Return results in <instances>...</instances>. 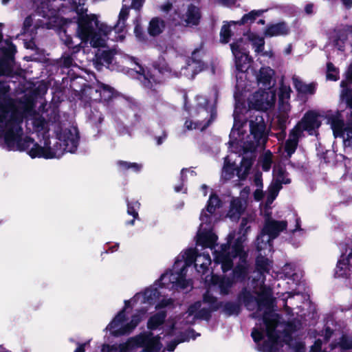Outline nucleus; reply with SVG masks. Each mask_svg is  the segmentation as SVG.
Masks as SVG:
<instances>
[{
	"label": "nucleus",
	"instance_id": "nucleus-31",
	"mask_svg": "<svg viewBox=\"0 0 352 352\" xmlns=\"http://www.w3.org/2000/svg\"><path fill=\"white\" fill-rule=\"evenodd\" d=\"M223 312L227 315L228 316H231L232 315L238 316L241 311V305L237 302H234L231 301L223 302V306L221 307Z\"/></svg>",
	"mask_w": 352,
	"mask_h": 352
},
{
	"label": "nucleus",
	"instance_id": "nucleus-36",
	"mask_svg": "<svg viewBox=\"0 0 352 352\" xmlns=\"http://www.w3.org/2000/svg\"><path fill=\"white\" fill-rule=\"evenodd\" d=\"M185 255L186 265H190L194 263L195 268L197 269L199 262L197 257L201 256L197 250L195 248H189L186 251Z\"/></svg>",
	"mask_w": 352,
	"mask_h": 352
},
{
	"label": "nucleus",
	"instance_id": "nucleus-11",
	"mask_svg": "<svg viewBox=\"0 0 352 352\" xmlns=\"http://www.w3.org/2000/svg\"><path fill=\"white\" fill-rule=\"evenodd\" d=\"M140 295L141 294L140 293H138L131 300H125L124 302V307L118 311L113 319L107 325L106 329H113L120 327V324L126 320V310L131 307V302L133 304L138 302Z\"/></svg>",
	"mask_w": 352,
	"mask_h": 352
},
{
	"label": "nucleus",
	"instance_id": "nucleus-18",
	"mask_svg": "<svg viewBox=\"0 0 352 352\" xmlns=\"http://www.w3.org/2000/svg\"><path fill=\"white\" fill-rule=\"evenodd\" d=\"M349 28L350 27H348V28H340L334 30L336 35L333 38V44L340 51H344V43L349 37Z\"/></svg>",
	"mask_w": 352,
	"mask_h": 352
},
{
	"label": "nucleus",
	"instance_id": "nucleus-15",
	"mask_svg": "<svg viewBox=\"0 0 352 352\" xmlns=\"http://www.w3.org/2000/svg\"><path fill=\"white\" fill-rule=\"evenodd\" d=\"M243 35L247 36L256 54H260L264 50L265 40L263 37L258 36L254 32H252L250 30L245 32Z\"/></svg>",
	"mask_w": 352,
	"mask_h": 352
},
{
	"label": "nucleus",
	"instance_id": "nucleus-34",
	"mask_svg": "<svg viewBox=\"0 0 352 352\" xmlns=\"http://www.w3.org/2000/svg\"><path fill=\"white\" fill-rule=\"evenodd\" d=\"M118 166L120 169L123 171H127L129 170H131L134 173H140L142 168V165L141 164H138L135 162H129L123 160H119L117 162Z\"/></svg>",
	"mask_w": 352,
	"mask_h": 352
},
{
	"label": "nucleus",
	"instance_id": "nucleus-27",
	"mask_svg": "<svg viewBox=\"0 0 352 352\" xmlns=\"http://www.w3.org/2000/svg\"><path fill=\"white\" fill-rule=\"evenodd\" d=\"M293 83L295 89L298 93L304 94H314L316 91V85L314 83L307 85L297 78H293Z\"/></svg>",
	"mask_w": 352,
	"mask_h": 352
},
{
	"label": "nucleus",
	"instance_id": "nucleus-38",
	"mask_svg": "<svg viewBox=\"0 0 352 352\" xmlns=\"http://www.w3.org/2000/svg\"><path fill=\"white\" fill-rule=\"evenodd\" d=\"M203 300L204 302L209 304L210 309L212 311H217L223 306V302H219L215 296L208 293L204 294Z\"/></svg>",
	"mask_w": 352,
	"mask_h": 352
},
{
	"label": "nucleus",
	"instance_id": "nucleus-29",
	"mask_svg": "<svg viewBox=\"0 0 352 352\" xmlns=\"http://www.w3.org/2000/svg\"><path fill=\"white\" fill-rule=\"evenodd\" d=\"M143 297L142 303H148L149 305H153L157 298L160 296V292L156 287H148L146 288L144 292L142 294Z\"/></svg>",
	"mask_w": 352,
	"mask_h": 352
},
{
	"label": "nucleus",
	"instance_id": "nucleus-43",
	"mask_svg": "<svg viewBox=\"0 0 352 352\" xmlns=\"http://www.w3.org/2000/svg\"><path fill=\"white\" fill-rule=\"evenodd\" d=\"M238 299L242 300L245 307H248L251 303L254 302L256 300L255 297L244 288L238 295Z\"/></svg>",
	"mask_w": 352,
	"mask_h": 352
},
{
	"label": "nucleus",
	"instance_id": "nucleus-6",
	"mask_svg": "<svg viewBox=\"0 0 352 352\" xmlns=\"http://www.w3.org/2000/svg\"><path fill=\"white\" fill-rule=\"evenodd\" d=\"M135 64L138 66L139 70L137 73L143 76L142 80V84L144 89L147 90V94L155 102L159 103L162 102V94H160V80L155 78L150 71H146L144 67L135 62Z\"/></svg>",
	"mask_w": 352,
	"mask_h": 352
},
{
	"label": "nucleus",
	"instance_id": "nucleus-35",
	"mask_svg": "<svg viewBox=\"0 0 352 352\" xmlns=\"http://www.w3.org/2000/svg\"><path fill=\"white\" fill-rule=\"evenodd\" d=\"M221 201L217 195L212 193L206 206V210L210 214H213L217 208L221 207Z\"/></svg>",
	"mask_w": 352,
	"mask_h": 352
},
{
	"label": "nucleus",
	"instance_id": "nucleus-40",
	"mask_svg": "<svg viewBox=\"0 0 352 352\" xmlns=\"http://www.w3.org/2000/svg\"><path fill=\"white\" fill-rule=\"evenodd\" d=\"M246 251L244 250L243 241L242 240V237L239 236L235 239L232 244L230 254L235 258H237V256L244 253Z\"/></svg>",
	"mask_w": 352,
	"mask_h": 352
},
{
	"label": "nucleus",
	"instance_id": "nucleus-33",
	"mask_svg": "<svg viewBox=\"0 0 352 352\" xmlns=\"http://www.w3.org/2000/svg\"><path fill=\"white\" fill-rule=\"evenodd\" d=\"M129 15V8L126 6H123L119 13L118 20L114 28L116 31L120 32L122 31L123 28L125 26V22Z\"/></svg>",
	"mask_w": 352,
	"mask_h": 352
},
{
	"label": "nucleus",
	"instance_id": "nucleus-32",
	"mask_svg": "<svg viewBox=\"0 0 352 352\" xmlns=\"http://www.w3.org/2000/svg\"><path fill=\"white\" fill-rule=\"evenodd\" d=\"M274 173L276 175L275 182L280 184H289L291 183V179L286 177L288 174L286 168L280 165L274 168Z\"/></svg>",
	"mask_w": 352,
	"mask_h": 352
},
{
	"label": "nucleus",
	"instance_id": "nucleus-26",
	"mask_svg": "<svg viewBox=\"0 0 352 352\" xmlns=\"http://www.w3.org/2000/svg\"><path fill=\"white\" fill-rule=\"evenodd\" d=\"M249 268L241 264H236L232 269V279L234 282H243L248 275Z\"/></svg>",
	"mask_w": 352,
	"mask_h": 352
},
{
	"label": "nucleus",
	"instance_id": "nucleus-58",
	"mask_svg": "<svg viewBox=\"0 0 352 352\" xmlns=\"http://www.w3.org/2000/svg\"><path fill=\"white\" fill-rule=\"evenodd\" d=\"M352 84V63H351L346 72V78L340 82V87L342 88L349 87Z\"/></svg>",
	"mask_w": 352,
	"mask_h": 352
},
{
	"label": "nucleus",
	"instance_id": "nucleus-12",
	"mask_svg": "<svg viewBox=\"0 0 352 352\" xmlns=\"http://www.w3.org/2000/svg\"><path fill=\"white\" fill-rule=\"evenodd\" d=\"M319 114L314 111H307L302 119L298 122L302 126V129L309 132L310 134L314 130L318 129L321 125V122L318 120Z\"/></svg>",
	"mask_w": 352,
	"mask_h": 352
},
{
	"label": "nucleus",
	"instance_id": "nucleus-51",
	"mask_svg": "<svg viewBox=\"0 0 352 352\" xmlns=\"http://www.w3.org/2000/svg\"><path fill=\"white\" fill-rule=\"evenodd\" d=\"M212 311L208 308L204 307L199 309L197 313H196V314L195 315V317H193V321L192 322V323H193L194 321L197 319L205 320L208 321L212 317Z\"/></svg>",
	"mask_w": 352,
	"mask_h": 352
},
{
	"label": "nucleus",
	"instance_id": "nucleus-46",
	"mask_svg": "<svg viewBox=\"0 0 352 352\" xmlns=\"http://www.w3.org/2000/svg\"><path fill=\"white\" fill-rule=\"evenodd\" d=\"M338 344L342 351L351 350L352 349V337H349L346 334H342Z\"/></svg>",
	"mask_w": 352,
	"mask_h": 352
},
{
	"label": "nucleus",
	"instance_id": "nucleus-61",
	"mask_svg": "<svg viewBox=\"0 0 352 352\" xmlns=\"http://www.w3.org/2000/svg\"><path fill=\"white\" fill-rule=\"evenodd\" d=\"M299 324H300V322L296 320L288 321L283 331L294 333L298 331Z\"/></svg>",
	"mask_w": 352,
	"mask_h": 352
},
{
	"label": "nucleus",
	"instance_id": "nucleus-57",
	"mask_svg": "<svg viewBox=\"0 0 352 352\" xmlns=\"http://www.w3.org/2000/svg\"><path fill=\"white\" fill-rule=\"evenodd\" d=\"M134 34L139 41L146 42L148 40L147 35L144 32L143 28L139 23L135 25Z\"/></svg>",
	"mask_w": 352,
	"mask_h": 352
},
{
	"label": "nucleus",
	"instance_id": "nucleus-10",
	"mask_svg": "<svg viewBox=\"0 0 352 352\" xmlns=\"http://www.w3.org/2000/svg\"><path fill=\"white\" fill-rule=\"evenodd\" d=\"M266 124L261 116H256L254 120H250V131L255 141L259 144L261 141H266Z\"/></svg>",
	"mask_w": 352,
	"mask_h": 352
},
{
	"label": "nucleus",
	"instance_id": "nucleus-56",
	"mask_svg": "<svg viewBox=\"0 0 352 352\" xmlns=\"http://www.w3.org/2000/svg\"><path fill=\"white\" fill-rule=\"evenodd\" d=\"M341 98L347 107L352 109V89L350 87L342 88Z\"/></svg>",
	"mask_w": 352,
	"mask_h": 352
},
{
	"label": "nucleus",
	"instance_id": "nucleus-50",
	"mask_svg": "<svg viewBox=\"0 0 352 352\" xmlns=\"http://www.w3.org/2000/svg\"><path fill=\"white\" fill-rule=\"evenodd\" d=\"M282 185L283 184H280V183H277L275 182L273 184H272L269 190V195L267 199V202L271 203L273 201V200L278 195L280 190L282 188Z\"/></svg>",
	"mask_w": 352,
	"mask_h": 352
},
{
	"label": "nucleus",
	"instance_id": "nucleus-23",
	"mask_svg": "<svg viewBox=\"0 0 352 352\" xmlns=\"http://www.w3.org/2000/svg\"><path fill=\"white\" fill-rule=\"evenodd\" d=\"M200 52L199 49H195L192 52L191 57H190L188 60L187 64L188 65H190V63L195 65L192 73L194 74H197L204 69L207 68V64L205 63L201 58L199 56V53Z\"/></svg>",
	"mask_w": 352,
	"mask_h": 352
},
{
	"label": "nucleus",
	"instance_id": "nucleus-30",
	"mask_svg": "<svg viewBox=\"0 0 352 352\" xmlns=\"http://www.w3.org/2000/svg\"><path fill=\"white\" fill-rule=\"evenodd\" d=\"M217 241V235L215 234L209 232L200 235L197 239V243L205 248H212L214 247Z\"/></svg>",
	"mask_w": 352,
	"mask_h": 352
},
{
	"label": "nucleus",
	"instance_id": "nucleus-39",
	"mask_svg": "<svg viewBox=\"0 0 352 352\" xmlns=\"http://www.w3.org/2000/svg\"><path fill=\"white\" fill-rule=\"evenodd\" d=\"M127 206V214L132 216L134 219H140L138 210L140 208V203L138 200L129 201L128 198L126 199Z\"/></svg>",
	"mask_w": 352,
	"mask_h": 352
},
{
	"label": "nucleus",
	"instance_id": "nucleus-44",
	"mask_svg": "<svg viewBox=\"0 0 352 352\" xmlns=\"http://www.w3.org/2000/svg\"><path fill=\"white\" fill-rule=\"evenodd\" d=\"M327 79L332 81L339 79V70L331 62L327 63Z\"/></svg>",
	"mask_w": 352,
	"mask_h": 352
},
{
	"label": "nucleus",
	"instance_id": "nucleus-63",
	"mask_svg": "<svg viewBox=\"0 0 352 352\" xmlns=\"http://www.w3.org/2000/svg\"><path fill=\"white\" fill-rule=\"evenodd\" d=\"M242 42H243V38H240L236 40L235 41L232 42L230 45L233 56L237 55L242 52L241 50V48H240Z\"/></svg>",
	"mask_w": 352,
	"mask_h": 352
},
{
	"label": "nucleus",
	"instance_id": "nucleus-62",
	"mask_svg": "<svg viewBox=\"0 0 352 352\" xmlns=\"http://www.w3.org/2000/svg\"><path fill=\"white\" fill-rule=\"evenodd\" d=\"M12 72V68L8 63L6 60H0V77L3 76H8Z\"/></svg>",
	"mask_w": 352,
	"mask_h": 352
},
{
	"label": "nucleus",
	"instance_id": "nucleus-1",
	"mask_svg": "<svg viewBox=\"0 0 352 352\" xmlns=\"http://www.w3.org/2000/svg\"><path fill=\"white\" fill-rule=\"evenodd\" d=\"M74 134L71 129L65 130L63 142H56L52 147L47 142L43 146L35 142L29 150L28 155L32 158L53 159L60 157L65 152L75 153L78 146L79 133L77 129H74Z\"/></svg>",
	"mask_w": 352,
	"mask_h": 352
},
{
	"label": "nucleus",
	"instance_id": "nucleus-59",
	"mask_svg": "<svg viewBox=\"0 0 352 352\" xmlns=\"http://www.w3.org/2000/svg\"><path fill=\"white\" fill-rule=\"evenodd\" d=\"M254 161V157H243L241 162L240 168H243V170H245L246 174L250 173V170L253 165Z\"/></svg>",
	"mask_w": 352,
	"mask_h": 352
},
{
	"label": "nucleus",
	"instance_id": "nucleus-21",
	"mask_svg": "<svg viewBox=\"0 0 352 352\" xmlns=\"http://www.w3.org/2000/svg\"><path fill=\"white\" fill-rule=\"evenodd\" d=\"M212 283L214 285H219L221 294L228 295L234 281L232 278L229 277L220 278L219 276H212Z\"/></svg>",
	"mask_w": 352,
	"mask_h": 352
},
{
	"label": "nucleus",
	"instance_id": "nucleus-53",
	"mask_svg": "<svg viewBox=\"0 0 352 352\" xmlns=\"http://www.w3.org/2000/svg\"><path fill=\"white\" fill-rule=\"evenodd\" d=\"M195 333V331L193 329H189L184 332H181L176 339L179 344L184 342H188L190 338H196Z\"/></svg>",
	"mask_w": 352,
	"mask_h": 352
},
{
	"label": "nucleus",
	"instance_id": "nucleus-37",
	"mask_svg": "<svg viewBox=\"0 0 352 352\" xmlns=\"http://www.w3.org/2000/svg\"><path fill=\"white\" fill-rule=\"evenodd\" d=\"M243 209L241 201H232L230 204V210L228 211V216L232 218H239L243 214Z\"/></svg>",
	"mask_w": 352,
	"mask_h": 352
},
{
	"label": "nucleus",
	"instance_id": "nucleus-19",
	"mask_svg": "<svg viewBox=\"0 0 352 352\" xmlns=\"http://www.w3.org/2000/svg\"><path fill=\"white\" fill-rule=\"evenodd\" d=\"M98 91L100 93V100L104 102H109L118 96V92L114 88L103 83L99 85V89L96 90Z\"/></svg>",
	"mask_w": 352,
	"mask_h": 352
},
{
	"label": "nucleus",
	"instance_id": "nucleus-25",
	"mask_svg": "<svg viewBox=\"0 0 352 352\" xmlns=\"http://www.w3.org/2000/svg\"><path fill=\"white\" fill-rule=\"evenodd\" d=\"M274 75V69L269 67H261L257 76V80L265 87H270L272 76Z\"/></svg>",
	"mask_w": 352,
	"mask_h": 352
},
{
	"label": "nucleus",
	"instance_id": "nucleus-5",
	"mask_svg": "<svg viewBox=\"0 0 352 352\" xmlns=\"http://www.w3.org/2000/svg\"><path fill=\"white\" fill-rule=\"evenodd\" d=\"M263 321L265 326V333L267 340H265L261 346H258V351L261 352H278L277 347L279 335L276 331L278 321L272 315L265 313Z\"/></svg>",
	"mask_w": 352,
	"mask_h": 352
},
{
	"label": "nucleus",
	"instance_id": "nucleus-22",
	"mask_svg": "<svg viewBox=\"0 0 352 352\" xmlns=\"http://www.w3.org/2000/svg\"><path fill=\"white\" fill-rule=\"evenodd\" d=\"M165 22L160 17L151 19L148 26V33L151 36H157L164 31Z\"/></svg>",
	"mask_w": 352,
	"mask_h": 352
},
{
	"label": "nucleus",
	"instance_id": "nucleus-2",
	"mask_svg": "<svg viewBox=\"0 0 352 352\" xmlns=\"http://www.w3.org/2000/svg\"><path fill=\"white\" fill-rule=\"evenodd\" d=\"M22 117L16 112L10 114L9 120L6 122V130L3 134V141L8 151H25L29 148L30 144L34 143L32 138H22L23 129L21 123Z\"/></svg>",
	"mask_w": 352,
	"mask_h": 352
},
{
	"label": "nucleus",
	"instance_id": "nucleus-7",
	"mask_svg": "<svg viewBox=\"0 0 352 352\" xmlns=\"http://www.w3.org/2000/svg\"><path fill=\"white\" fill-rule=\"evenodd\" d=\"M287 228V221L273 219L271 213L268 212L265 214L264 225L260 234L257 236V240L263 241L262 238L265 235L269 236V239H274L278 236L281 232L285 230Z\"/></svg>",
	"mask_w": 352,
	"mask_h": 352
},
{
	"label": "nucleus",
	"instance_id": "nucleus-8",
	"mask_svg": "<svg viewBox=\"0 0 352 352\" xmlns=\"http://www.w3.org/2000/svg\"><path fill=\"white\" fill-rule=\"evenodd\" d=\"M146 313V309L142 308L138 309L136 312L131 316V319L129 322L121 327H118L116 329L108 330L111 332V334L115 337L129 335L140 323Z\"/></svg>",
	"mask_w": 352,
	"mask_h": 352
},
{
	"label": "nucleus",
	"instance_id": "nucleus-24",
	"mask_svg": "<svg viewBox=\"0 0 352 352\" xmlns=\"http://www.w3.org/2000/svg\"><path fill=\"white\" fill-rule=\"evenodd\" d=\"M331 129L335 137H344L346 125L342 119L338 116H333L330 118Z\"/></svg>",
	"mask_w": 352,
	"mask_h": 352
},
{
	"label": "nucleus",
	"instance_id": "nucleus-14",
	"mask_svg": "<svg viewBox=\"0 0 352 352\" xmlns=\"http://www.w3.org/2000/svg\"><path fill=\"white\" fill-rule=\"evenodd\" d=\"M236 69L239 72L244 73L249 69L251 63L253 62L252 58L248 53L241 52L234 56Z\"/></svg>",
	"mask_w": 352,
	"mask_h": 352
},
{
	"label": "nucleus",
	"instance_id": "nucleus-55",
	"mask_svg": "<svg viewBox=\"0 0 352 352\" xmlns=\"http://www.w3.org/2000/svg\"><path fill=\"white\" fill-rule=\"evenodd\" d=\"M234 164L225 162L223 167V176L226 179H230L234 175Z\"/></svg>",
	"mask_w": 352,
	"mask_h": 352
},
{
	"label": "nucleus",
	"instance_id": "nucleus-20",
	"mask_svg": "<svg viewBox=\"0 0 352 352\" xmlns=\"http://www.w3.org/2000/svg\"><path fill=\"white\" fill-rule=\"evenodd\" d=\"M167 313L166 311H160L151 316L147 322V328L151 330H156L162 325L166 320Z\"/></svg>",
	"mask_w": 352,
	"mask_h": 352
},
{
	"label": "nucleus",
	"instance_id": "nucleus-16",
	"mask_svg": "<svg viewBox=\"0 0 352 352\" xmlns=\"http://www.w3.org/2000/svg\"><path fill=\"white\" fill-rule=\"evenodd\" d=\"M272 267V261L266 256L259 254L255 260V268L261 275L270 274Z\"/></svg>",
	"mask_w": 352,
	"mask_h": 352
},
{
	"label": "nucleus",
	"instance_id": "nucleus-60",
	"mask_svg": "<svg viewBox=\"0 0 352 352\" xmlns=\"http://www.w3.org/2000/svg\"><path fill=\"white\" fill-rule=\"evenodd\" d=\"M251 336L254 342L258 344V346H261L258 343L264 338V330H259L256 328H253L251 333ZM257 347L258 348V346Z\"/></svg>",
	"mask_w": 352,
	"mask_h": 352
},
{
	"label": "nucleus",
	"instance_id": "nucleus-49",
	"mask_svg": "<svg viewBox=\"0 0 352 352\" xmlns=\"http://www.w3.org/2000/svg\"><path fill=\"white\" fill-rule=\"evenodd\" d=\"M304 131L305 130L302 129V126L300 125L299 122H298L294 126V127L289 131V139L294 140L299 142V140L303 135Z\"/></svg>",
	"mask_w": 352,
	"mask_h": 352
},
{
	"label": "nucleus",
	"instance_id": "nucleus-13",
	"mask_svg": "<svg viewBox=\"0 0 352 352\" xmlns=\"http://www.w3.org/2000/svg\"><path fill=\"white\" fill-rule=\"evenodd\" d=\"M290 32V28L285 21L270 23L267 25L263 34L265 37L286 36Z\"/></svg>",
	"mask_w": 352,
	"mask_h": 352
},
{
	"label": "nucleus",
	"instance_id": "nucleus-64",
	"mask_svg": "<svg viewBox=\"0 0 352 352\" xmlns=\"http://www.w3.org/2000/svg\"><path fill=\"white\" fill-rule=\"evenodd\" d=\"M248 219L247 218H243L241 219L240 226H239V233L243 236H245L248 232L250 230V226H248Z\"/></svg>",
	"mask_w": 352,
	"mask_h": 352
},
{
	"label": "nucleus",
	"instance_id": "nucleus-3",
	"mask_svg": "<svg viewBox=\"0 0 352 352\" xmlns=\"http://www.w3.org/2000/svg\"><path fill=\"white\" fill-rule=\"evenodd\" d=\"M160 340V336H153L152 333L140 335L131 338L125 343L120 344L118 352H129L138 347H142L143 352H158L162 346Z\"/></svg>",
	"mask_w": 352,
	"mask_h": 352
},
{
	"label": "nucleus",
	"instance_id": "nucleus-28",
	"mask_svg": "<svg viewBox=\"0 0 352 352\" xmlns=\"http://www.w3.org/2000/svg\"><path fill=\"white\" fill-rule=\"evenodd\" d=\"M263 12H264V10H253L250 11V12H248V14H245L242 16L241 20L237 21H231L230 23H232L234 25L238 24L239 25H244L248 22H250V23H252L255 21L256 17L261 16Z\"/></svg>",
	"mask_w": 352,
	"mask_h": 352
},
{
	"label": "nucleus",
	"instance_id": "nucleus-47",
	"mask_svg": "<svg viewBox=\"0 0 352 352\" xmlns=\"http://www.w3.org/2000/svg\"><path fill=\"white\" fill-rule=\"evenodd\" d=\"M61 39L64 44L72 50L71 54H76L80 50V44H74L71 36L65 34V38H62Z\"/></svg>",
	"mask_w": 352,
	"mask_h": 352
},
{
	"label": "nucleus",
	"instance_id": "nucleus-4",
	"mask_svg": "<svg viewBox=\"0 0 352 352\" xmlns=\"http://www.w3.org/2000/svg\"><path fill=\"white\" fill-rule=\"evenodd\" d=\"M83 10L81 12H78V16L77 19V34L78 36L84 41L91 40L93 47H97L101 46L100 38L98 37L94 27L93 22H95L96 27H98L99 21L96 15H83Z\"/></svg>",
	"mask_w": 352,
	"mask_h": 352
},
{
	"label": "nucleus",
	"instance_id": "nucleus-54",
	"mask_svg": "<svg viewBox=\"0 0 352 352\" xmlns=\"http://www.w3.org/2000/svg\"><path fill=\"white\" fill-rule=\"evenodd\" d=\"M272 154L270 151H267L265 153L261 160V168L265 172H267L270 170L272 164Z\"/></svg>",
	"mask_w": 352,
	"mask_h": 352
},
{
	"label": "nucleus",
	"instance_id": "nucleus-45",
	"mask_svg": "<svg viewBox=\"0 0 352 352\" xmlns=\"http://www.w3.org/2000/svg\"><path fill=\"white\" fill-rule=\"evenodd\" d=\"M113 53L111 50H104L100 55L97 56V62L101 65H110L113 59Z\"/></svg>",
	"mask_w": 352,
	"mask_h": 352
},
{
	"label": "nucleus",
	"instance_id": "nucleus-52",
	"mask_svg": "<svg viewBox=\"0 0 352 352\" xmlns=\"http://www.w3.org/2000/svg\"><path fill=\"white\" fill-rule=\"evenodd\" d=\"M153 67L161 74H165L166 73L171 72V69L164 59L159 60L158 61L155 62L153 63Z\"/></svg>",
	"mask_w": 352,
	"mask_h": 352
},
{
	"label": "nucleus",
	"instance_id": "nucleus-17",
	"mask_svg": "<svg viewBox=\"0 0 352 352\" xmlns=\"http://www.w3.org/2000/svg\"><path fill=\"white\" fill-rule=\"evenodd\" d=\"M234 258L230 254H214V261L216 264H221L223 272L226 273L233 268Z\"/></svg>",
	"mask_w": 352,
	"mask_h": 352
},
{
	"label": "nucleus",
	"instance_id": "nucleus-48",
	"mask_svg": "<svg viewBox=\"0 0 352 352\" xmlns=\"http://www.w3.org/2000/svg\"><path fill=\"white\" fill-rule=\"evenodd\" d=\"M298 145V142L294 140H291L288 138L285 141L284 149L285 153H287V157H291L292 155L296 152Z\"/></svg>",
	"mask_w": 352,
	"mask_h": 352
},
{
	"label": "nucleus",
	"instance_id": "nucleus-42",
	"mask_svg": "<svg viewBox=\"0 0 352 352\" xmlns=\"http://www.w3.org/2000/svg\"><path fill=\"white\" fill-rule=\"evenodd\" d=\"M230 24L232 23L230 22L227 24H224L221 28L220 41L222 43H228L230 41L231 36H232V33L230 30Z\"/></svg>",
	"mask_w": 352,
	"mask_h": 352
},
{
	"label": "nucleus",
	"instance_id": "nucleus-41",
	"mask_svg": "<svg viewBox=\"0 0 352 352\" xmlns=\"http://www.w3.org/2000/svg\"><path fill=\"white\" fill-rule=\"evenodd\" d=\"M36 13L43 17V18H50V15L53 14V11L50 8V1H43L40 3V4L36 8Z\"/></svg>",
	"mask_w": 352,
	"mask_h": 352
},
{
	"label": "nucleus",
	"instance_id": "nucleus-9",
	"mask_svg": "<svg viewBox=\"0 0 352 352\" xmlns=\"http://www.w3.org/2000/svg\"><path fill=\"white\" fill-rule=\"evenodd\" d=\"M180 21H176L173 19L175 25L183 24L185 27L197 26L199 24L201 18L200 9L194 4H190L188 6L187 11L185 14H178Z\"/></svg>",
	"mask_w": 352,
	"mask_h": 352
}]
</instances>
